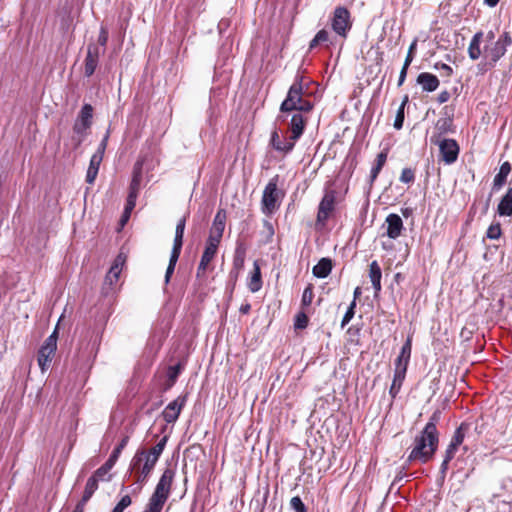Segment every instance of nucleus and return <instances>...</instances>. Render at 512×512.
<instances>
[{
  "label": "nucleus",
  "mask_w": 512,
  "mask_h": 512,
  "mask_svg": "<svg viewBox=\"0 0 512 512\" xmlns=\"http://www.w3.org/2000/svg\"><path fill=\"white\" fill-rule=\"evenodd\" d=\"M439 419L440 412H434L422 432L415 437L412 449L407 458L408 462L417 461L426 463L433 457L439 442V434L436 427Z\"/></svg>",
  "instance_id": "obj_1"
},
{
  "label": "nucleus",
  "mask_w": 512,
  "mask_h": 512,
  "mask_svg": "<svg viewBox=\"0 0 512 512\" xmlns=\"http://www.w3.org/2000/svg\"><path fill=\"white\" fill-rule=\"evenodd\" d=\"M312 108V103L303 99L302 77L297 76L295 82L290 86L287 96L280 106V110L282 112L294 110L308 112Z\"/></svg>",
  "instance_id": "obj_2"
},
{
  "label": "nucleus",
  "mask_w": 512,
  "mask_h": 512,
  "mask_svg": "<svg viewBox=\"0 0 512 512\" xmlns=\"http://www.w3.org/2000/svg\"><path fill=\"white\" fill-rule=\"evenodd\" d=\"M512 44V38L508 32H503L495 43L484 45V58L487 59V65L494 67L496 63L505 55L507 48Z\"/></svg>",
  "instance_id": "obj_3"
},
{
  "label": "nucleus",
  "mask_w": 512,
  "mask_h": 512,
  "mask_svg": "<svg viewBox=\"0 0 512 512\" xmlns=\"http://www.w3.org/2000/svg\"><path fill=\"white\" fill-rule=\"evenodd\" d=\"M174 476V470L171 468H166L162 473L156 485V488L151 497L149 498L148 502L163 508L164 504L166 503L169 497Z\"/></svg>",
  "instance_id": "obj_4"
},
{
  "label": "nucleus",
  "mask_w": 512,
  "mask_h": 512,
  "mask_svg": "<svg viewBox=\"0 0 512 512\" xmlns=\"http://www.w3.org/2000/svg\"><path fill=\"white\" fill-rule=\"evenodd\" d=\"M430 142L439 147L440 158L445 164L451 165L456 162L460 151L456 140L432 135Z\"/></svg>",
  "instance_id": "obj_5"
},
{
  "label": "nucleus",
  "mask_w": 512,
  "mask_h": 512,
  "mask_svg": "<svg viewBox=\"0 0 512 512\" xmlns=\"http://www.w3.org/2000/svg\"><path fill=\"white\" fill-rule=\"evenodd\" d=\"M279 201L280 193L277 188V180L271 179L263 191L261 200L262 213L267 216L272 215L279 208Z\"/></svg>",
  "instance_id": "obj_6"
},
{
  "label": "nucleus",
  "mask_w": 512,
  "mask_h": 512,
  "mask_svg": "<svg viewBox=\"0 0 512 512\" xmlns=\"http://www.w3.org/2000/svg\"><path fill=\"white\" fill-rule=\"evenodd\" d=\"M144 462V465L137 473V479L136 483L139 484V487L141 488L142 485L147 481L148 477L150 476L152 470L154 469L157 461H155V458H150L145 455L144 450L137 451V453L134 455V457L131 460L130 467L131 469H136L142 461Z\"/></svg>",
  "instance_id": "obj_7"
},
{
  "label": "nucleus",
  "mask_w": 512,
  "mask_h": 512,
  "mask_svg": "<svg viewBox=\"0 0 512 512\" xmlns=\"http://www.w3.org/2000/svg\"><path fill=\"white\" fill-rule=\"evenodd\" d=\"M331 27L338 36L347 37L352 28L351 15L347 8L343 6L335 8L331 19Z\"/></svg>",
  "instance_id": "obj_8"
},
{
  "label": "nucleus",
  "mask_w": 512,
  "mask_h": 512,
  "mask_svg": "<svg viewBox=\"0 0 512 512\" xmlns=\"http://www.w3.org/2000/svg\"><path fill=\"white\" fill-rule=\"evenodd\" d=\"M93 107L90 104H84L73 125V132L77 135V142L80 144L87 134V130L92 125Z\"/></svg>",
  "instance_id": "obj_9"
},
{
  "label": "nucleus",
  "mask_w": 512,
  "mask_h": 512,
  "mask_svg": "<svg viewBox=\"0 0 512 512\" xmlns=\"http://www.w3.org/2000/svg\"><path fill=\"white\" fill-rule=\"evenodd\" d=\"M57 349V331L55 330L43 343L38 351V365L42 372H45L52 361Z\"/></svg>",
  "instance_id": "obj_10"
},
{
  "label": "nucleus",
  "mask_w": 512,
  "mask_h": 512,
  "mask_svg": "<svg viewBox=\"0 0 512 512\" xmlns=\"http://www.w3.org/2000/svg\"><path fill=\"white\" fill-rule=\"evenodd\" d=\"M485 42V44L495 43V33L494 31L490 30L486 34H484L482 31L476 32L468 46V56L471 60L475 61L478 60L482 55L481 50V43Z\"/></svg>",
  "instance_id": "obj_11"
},
{
  "label": "nucleus",
  "mask_w": 512,
  "mask_h": 512,
  "mask_svg": "<svg viewBox=\"0 0 512 512\" xmlns=\"http://www.w3.org/2000/svg\"><path fill=\"white\" fill-rule=\"evenodd\" d=\"M124 263H125V256H123L122 254H119L115 258L111 268L109 269V271L106 274L105 279H104L103 290L106 294L109 293V290L113 289V285L115 283H117V281L119 280V276L122 271V267H123Z\"/></svg>",
  "instance_id": "obj_12"
},
{
  "label": "nucleus",
  "mask_w": 512,
  "mask_h": 512,
  "mask_svg": "<svg viewBox=\"0 0 512 512\" xmlns=\"http://www.w3.org/2000/svg\"><path fill=\"white\" fill-rule=\"evenodd\" d=\"M104 53V49L101 50L96 44H89L87 47V55L84 61V74L86 77H90L94 74L101 54Z\"/></svg>",
  "instance_id": "obj_13"
},
{
  "label": "nucleus",
  "mask_w": 512,
  "mask_h": 512,
  "mask_svg": "<svg viewBox=\"0 0 512 512\" xmlns=\"http://www.w3.org/2000/svg\"><path fill=\"white\" fill-rule=\"evenodd\" d=\"M187 401V395H180L175 400L170 402L162 412L163 419L167 423H174Z\"/></svg>",
  "instance_id": "obj_14"
},
{
  "label": "nucleus",
  "mask_w": 512,
  "mask_h": 512,
  "mask_svg": "<svg viewBox=\"0 0 512 512\" xmlns=\"http://www.w3.org/2000/svg\"><path fill=\"white\" fill-rule=\"evenodd\" d=\"M247 247L244 242L238 240L236 242V248L233 256V267L230 272V277L237 280L241 270L244 268V263L246 259Z\"/></svg>",
  "instance_id": "obj_15"
},
{
  "label": "nucleus",
  "mask_w": 512,
  "mask_h": 512,
  "mask_svg": "<svg viewBox=\"0 0 512 512\" xmlns=\"http://www.w3.org/2000/svg\"><path fill=\"white\" fill-rule=\"evenodd\" d=\"M335 191H326L318 207L317 221L324 223L334 209Z\"/></svg>",
  "instance_id": "obj_16"
},
{
  "label": "nucleus",
  "mask_w": 512,
  "mask_h": 512,
  "mask_svg": "<svg viewBox=\"0 0 512 512\" xmlns=\"http://www.w3.org/2000/svg\"><path fill=\"white\" fill-rule=\"evenodd\" d=\"M270 144L277 152L288 154L293 150L296 143L289 137H281L275 129L271 133Z\"/></svg>",
  "instance_id": "obj_17"
},
{
  "label": "nucleus",
  "mask_w": 512,
  "mask_h": 512,
  "mask_svg": "<svg viewBox=\"0 0 512 512\" xmlns=\"http://www.w3.org/2000/svg\"><path fill=\"white\" fill-rule=\"evenodd\" d=\"M385 223L387 224L386 235L390 239H397L404 229L401 217L398 214L391 213L386 217Z\"/></svg>",
  "instance_id": "obj_18"
},
{
  "label": "nucleus",
  "mask_w": 512,
  "mask_h": 512,
  "mask_svg": "<svg viewBox=\"0 0 512 512\" xmlns=\"http://www.w3.org/2000/svg\"><path fill=\"white\" fill-rule=\"evenodd\" d=\"M305 128V119L300 113L293 114L290 121V136L289 138L293 140L295 143L302 136Z\"/></svg>",
  "instance_id": "obj_19"
},
{
  "label": "nucleus",
  "mask_w": 512,
  "mask_h": 512,
  "mask_svg": "<svg viewBox=\"0 0 512 512\" xmlns=\"http://www.w3.org/2000/svg\"><path fill=\"white\" fill-rule=\"evenodd\" d=\"M417 83L425 92H433L439 87V79L434 74L422 72L417 77Z\"/></svg>",
  "instance_id": "obj_20"
},
{
  "label": "nucleus",
  "mask_w": 512,
  "mask_h": 512,
  "mask_svg": "<svg viewBox=\"0 0 512 512\" xmlns=\"http://www.w3.org/2000/svg\"><path fill=\"white\" fill-rule=\"evenodd\" d=\"M263 285L261 269L257 260L253 263V271L247 280V287L252 293H256L261 290Z\"/></svg>",
  "instance_id": "obj_21"
},
{
  "label": "nucleus",
  "mask_w": 512,
  "mask_h": 512,
  "mask_svg": "<svg viewBox=\"0 0 512 512\" xmlns=\"http://www.w3.org/2000/svg\"><path fill=\"white\" fill-rule=\"evenodd\" d=\"M369 279L372 283V287L375 291V295H377L381 289V278H382V270L379 265V263L374 260L369 264V272H368Z\"/></svg>",
  "instance_id": "obj_22"
},
{
  "label": "nucleus",
  "mask_w": 512,
  "mask_h": 512,
  "mask_svg": "<svg viewBox=\"0 0 512 512\" xmlns=\"http://www.w3.org/2000/svg\"><path fill=\"white\" fill-rule=\"evenodd\" d=\"M217 252V248L206 245L201 256L200 263L197 268V277L204 276L209 263L213 260Z\"/></svg>",
  "instance_id": "obj_23"
},
{
  "label": "nucleus",
  "mask_w": 512,
  "mask_h": 512,
  "mask_svg": "<svg viewBox=\"0 0 512 512\" xmlns=\"http://www.w3.org/2000/svg\"><path fill=\"white\" fill-rule=\"evenodd\" d=\"M142 167L143 162L137 161L133 167V175L132 180L129 186V193L128 194H134L138 195L140 191V186L142 182Z\"/></svg>",
  "instance_id": "obj_24"
},
{
  "label": "nucleus",
  "mask_w": 512,
  "mask_h": 512,
  "mask_svg": "<svg viewBox=\"0 0 512 512\" xmlns=\"http://www.w3.org/2000/svg\"><path fill=\"white\" fill-rule=\"evenodd\" d=\"M497 213L500 216L512 215V187L508 188L505 195L501 198L497 206Z\"/></svg>",
  "instance_id": "obj_25"
},
{
  "label": "nucleus",
  "mask_w": 512,
  "mask_h": 512,
  "mask_svg": "<svg viewBox=\"0 0 512 512\" xmlns=\"http://www.w3.org/2000/svg\"><path fill=\"white\" fill-rule=\"evenodd\" d=\"M511 172V165L509 162H504L501 164L499 172L496 174L493 180V189L499 190L506 183L507 177Z\"/></svg>",
  "instance_id": "obj_26"
},
{
  "label": "nucleus",
  "mask_w": 512,
  "mask_h": 512,
  "mask_svg": "<svg viewBox=\"0 0 512 512\" xmlns=\"http://www.w3.org/2000/svg\"><path fill=\"white\" fill-rule=\"evenodd\" d=\"M406 372L407 371H403V370H400V369H395L394 370V376H393L392 384H391L390 389H389V394H390L392 399L396 398V396L400 392L402 384H403V382L405 380V377H406Z\"/></svg>",
  "instance_id": "obj_27"
},
{
  "label": "nucleus",
  "mask_w": 512,
  "mask_h": 512,
  "mask_svg": "<svg viewBox=\"0 0 512 512\" xmlns=\"http://www.w3.org/2000/svg\"><path fill=\"white\" fill-rule=\"evenodd\" d=\"M332 270V261L329 258H322L312 269L317 278H326Z\"/></svg>",
  "instance_id": "obj_28"
},
{
  "label": "nucleus",
  "mask_w": 512,
  "mask_h": 512,
  "mask_svg": "<svg viewBox=\"0 0 512 512\" xmlns=\"http://www.w3.org/2000/svg\"><path fill=\"white\" fill-rule=\"evenodd\" d=\"M184 369V364L182 362H178L175 365L169 366L167 368L166 376H167V383L165 389H170L176 382L177 378L179 377L180 373Z\"/></svg>",
  "instance_id": "obj_29"
},
{
  "label": "nucleus",
  "mask_w": 512,
  "mask_h": 512,
  "mask_svg": "<svg viewBox=\"0 0 512 512\" xmlns=\"http://www.w3.org/2000/svg\"><path fill=\"white\" fill-rule=\"evenodd\" d=\"M387 160V152H381L377 155L374 165L370 171V182L373 183L378 177L381 169L385 165Z\"/></svg>",
  "instance_id": "obj_30"
},
{
  "label": "nucleus",
  "mask_w": 512,
  "mask_h": 512,
  "mask_svg": "<svg viewBox=\"0 0 512 512\" xmlns=\"http://www.w3.org/2000/svg\"><path fill=\"white\" fill-rule=\"evenodd\" d=\"M471 424L467 422L461 423V425L456 429L450 444L453 446L459 447L465 438L466 433L469 431Z\"/></svg>",
  "instance_id": "obj_31"
},
{
  "label": "nucleus",
  "mask_w": 512,
  "mask_h": 512,
  "mask_svg": "<svg viewBox=\"0 0 512 512\" xmlns=\"http://www.w3.org/2000/svg\"><path fill=\"white\" fill-rule=\"evenodd\" d=\"M225 224H226V212H225V210L220 209L217 211V213L214 217L212 227L210 230L223 234L224 229H225Z\"/></svg>",
  "instance_id": "obj_32"
},
{
  "label": "nucleus",
  "mask_w": 512,
  "mask_h": 512,
  "mask_svg": "<svg viewBox=\"0 0 512 512\" xmlns=\"http://www.w3.org/2000/svg\"><path fill=\"white\" fill-rule=\"evenodd\" d=\"M101 162L102 161H98L97 158L90 159L89 167H88L87 174H86V182L87 183L92 184L95 181Z\"/></svg>",
  "instance_id": "obj_33"
},
{
  "label": "nucleus",
  "mask_w": 512,
  "mask_h": 512,
  "mask_svg": "<svg viewBox=\"0 0 512 512\" xmlns=\"http://www.w3.org/2000/svg\"><path fill=\"white\" fill-rule=\"evenodd\" d=\"M408 101H409V98L407 95H405L398 110H397L396 117H395L394 124H393L394 128L397 130H400L403 127L404 118H405L404 109H405V106L408 103Z\"/></svg>",
  "instance_id": "obj_34"
},
{
  "label": "nucleus",
  "mask_w": 512,
  "mask_h": 512,
  "mask_svg": "<svg viewBox=\"0 0 512 512\" xmlns=\"http://www.w3.org/2000/svg\"><path fill=\"white\" fill-rule=\"evenodd\" d=\"M129 438L126 436L124 437L120 443L114 448L111 455L109 456L108 460L106 462L110 463L112 466L115 465L117 462L122 450L125 448V446L128 443Z\"/></svg>",
  "instance_id": "obj_35"
},
{
  "label": "nucleus",
  "mask_w": 512,
  "mask_h": 512,
  "mask_svg": "<svg viewBox=\"0 0 512 512\" xmlns=\"http://www.w3.org/2000/svg\"><path fill=\"white\" fill-rule=\"evenodd\" d=\"M166 443L167 437L164 436L148 453L145 452V455L152 459L155 458V461H158L166 446Z\"/></svg>",
  "instance_id": "obj_36"
},
{
  "label": "nucleus",
  "mask_w": 512,
  "mask_h": 512,
  "mask_svg": "<svg viewBox=\"0 0 512 512\" xmlns=\"http://www.w3.org/2000/svg\"><path fill=\"white\" fill-rule=\"evenodd\" d=\"M98 482L99 481L96 479V477H93V476H91L87 480L84 494L82 496L84 498V501H88L92 497L94 492L98 489Z\"/></svg>",
  "instance_id": "obj_37"
},
{
  "label": "nucleus",
  "mask_w": 512,
  "mask_h": 512,
  "mask_svg": "<svg viewBox=\"0 0 512 512\" xmlns=\"http://www.w3.org/2000/svg\"><path fill=\"white\" fill-rule=\"evenodd\" d=\"M112 465L108 462H105L101 467H99L94 474L93 477H96L98 481H108L110 477H106L109 471L112 469Z\"/></svg>",
  "instance_id": "obj_38"
},
{
  "label": "nucleus",
  "mask_w": 512,
  "mask_h": 512,
  "mask_svg": "<svg viewBox=\"0 0 512 512\" xmlns=\"http://www.w3.org/2000/svg\"><path fill=\"white\" fill-rule=\"evenodd\" d=\"M452 127V120L448 118L439 119L436 123V130L437 132L433 135H440L442 137L443 134L449 132Z\"/></svg>",
  "instance_id": "obj_39"
},
{
  "label": "nucleus",
  "mask_w": 512,
  "mask_h": 512,
  "mask_svg": "<svg viewBox=\"0 0 512 512\" xmlns=\"http://www.w3.org/2000/svg\"><path fill=\"white\" fill-rule=\"evenodd\" d=\"M328 42H329V33L325 29H322V30L318 31L317 34L315 35V37L311 40L309 48L313 49L319 44L328 43Z\"/></svg>",
  "instance_id": "obj_40"
},
{
  "label": "nucleus",
  "mask_w": 512,
  "mask_h": 512,
  "mask_svg": "<svg viewBox=\"0 0 512 512\" xmlns=\"http://www.w3.org/2000/svg\"><path fill=\"white\" fill-rule=\"evenodd\" d=\"M355 307H356V301L353 300L342 318V321H341L342 328L345 327L351 321V319L354 317Z\"/></svg>",
  "instance_id": "obj_41"
},
{
  "label": "nucleus",
  "mask_w": 512,
  "mask_h": 512,
  "mask_svg": "<svg viewBox=\"0 0 512 512\" xmlns=\"http://www.w3.org/2000/svg\"><path fill=\"white\" fill-rule=\"evenodd\" d=\"M223 234L219 232H214L210 230L206 245L217 248L220 244Z\"/></svg>",
  "instance_id": "obj_42"
},
{
  "label": "nucleus",
  "mask_w": 512,
  "mask_h": 512,
  "mask_svg": "<svg viewBox=\"0 0 512 512\" xmlns=\"http://www.w3.org/2000/svg\"><path fill=\"white\" fill-rule=\"evenodd\" d=\"M290 506L294 512H307V508L299 496L292 497Z\"/></svg>",
  "instance_id": "obj_43"
},
{
  "label": "nucleus",
  "mask_w": 512,
  "mask_h": 512,
  "mask_svg": "<svg viewBox=\"0 0 512 512\" xmlns=\"http://www.w3.org/2000/svg\"><path fill=\"white\" fill-rule=\"evenodd\" d=\"M313 288L311 285L307 286L302 294L301 303L303 306H309L313 301Z\"/></svg>",
  "instance_id": "obj_44"
},
{
  "label": "nucleus",
  "mask_w": 512,
  "mask_h": 512,
  "mask_svg": "<svg viewBox=\"0 0 512 512\" xmlns=\"http://www.w3.org/2000/svg\"><path fill=\"white\" fill-rule=\"evenodd\" d=\"M410 358L408 356L399 353L398 357L395 360V369H400L403 371H407V367L409 364Z\"/></svg>",
  "instance_id": "obj_45"
},
{
  "label": "nucleus",
  "mask_w": 512,
  "mask_h": 512,
  "mask_svg": "<svg viewBox=\"0 0 512 512\" xmlns=\"http://www.w3.org/2000/svg\"><path fill=\"white\" fill-rule=\"evenodd\" d=\"M178 259H179L178 257L170 256L169 264H168V267H167L166 273H165V283L166 284H168L170 282L171 276L175 270V266L177 264Z\"/></svg>",
  "instance_id": "obj_46"
},
{
  "label": "nucleus",
  "mask_w": 512,
  "mask_h": 512,
  "mask_svg": "<svg viewBox=\"0 0 512 512\" xmlns=\"http://www.w3.org/2000/svg\"><path fill=\"white\" fill-rule=\"evenodd\" d=\"M131 498L129 495H124L117 505L113 508L112 512H123L128 506L131 505Z\"/></svg>",
  "instance_id": "obj_47"
},
{
  "label": "nucleus",
  "mask_w": 512,
  "mask_h": 512,
  "mask_svg": "<svg viewBox=\"0 0 512 512\" xmlns=\"http://www.w3.org/2000/svg\"><path fill=\"white\" fill-rule=\"evenodd\" d=\"M486 236L489 239L496 240L501 236L500 224H492L489 226L486 232Z\"/></svg>",
  "instance_id": "obj_48"
},
{
  "label": "nucleus",
  "mask_w": 512,
  "mask_h": 512,
  "mask_svg": "<svg viewBox=\"0 0 512 512\" xmlns=\"http://www.w3.org/2000/svg\"><path fill=\"white\" fill-rule=\"evenodd\" d=\"M415 179V174H414V171L410 168H404L401 172V175H400V181L402 183H406V184H409V183H412Z\"/></svg>",
  "instance_id": "obj_49"
},
{
  "label": "nucleus",
  "mask_w": 512,
  "mask_h": 512,
  "mask_svg": "<svg viewBox=\"0 0 512 512\" xmlns=\"http://www.w3.org/2000/svg\"><path fill=\"white\" fill-rule=\"evenodd\" d=\"M183 245V237H174L173 247L170 256L178 257L180 256L181 249Z\"/></svg>",
  "instance_id": "obj_50"
},
{
  "label": "nucleus",
  "mask_w": 512,
  "mask_h": 512,
  "mask_svg": "<svg viewBox=\"0 0 512 512\" xmlns=\"http://www.w3.org/2000/svg\"><path fill=\"white\" fill-rule=\"evenodd\" d=\"M308 324V317L305 313H299L296 315L294 326L296 329H304Z\"/></svg>",
  "instance_id": "obj_51"
},
{
  "label": "nucleus",
  "mask_w": 512,
  "mask_h": 512,
  "mask_svg": "<svg viewBox=\"0 0 512 512\" xmlns=\"http://www.w3.org/2000/svg\"><path fill=\"white\" fill-rule=\"evenodd\" d=\"M137 197L138 195L128 194L127 202L125 205V214H131L132 210L136 206Z\"/></svg>",
  "instance_id": "obj_52"
},
{
  "label": "nucleus",
  "mask_w": 512,
  "mask_h": 512,
  "mask_svg": "<svg viewBox=\"0 0 512 512\" xmlns=\"http://www.w3.org/2000/svg\"><path fill=\"white\" fill-rule=\"evenodd\" d=\"M416 46H417V40L415 39L409 46V49H408V53H407V56L405 58V61H404V65L406 67H409L411 62L413 61V58H414V51L416 49Z\"/></svg>",
  "instance_id": "obj_53"
},
{
  "label": "nucleus",
  "mask_w": 512,
  "mask_h": 512,
  "mask_svg": "<svg viewBox=\"0 0 512 512\" xmlns=\"http://www.w3.org/2000/svg\"><path fill=\"white\" fill-rule=\"evenodd\" d=\"M434 68L437 70H441L442 75L446 77H450L453 74V69L445 63L437 62L434 64Z\"/></svg>",
  "instance_id": "obj_54"
},
{
  "label": "nucleus",
  "mask_w": 512,
  "mask_h": 512,
  "mask_svg": "<svg viewBox=\"0 0 512 512\" xmlns=\"http://www.w3.org/2000/svg\"><path fill=\"white\" fill-rule=\"evenodd\" d=\"M109 33L106 27L101 26L99 36H98V43L100 46L105 47L108 42Z\"/></svg>",
  "instance_id": "obj_55"
},
{
  "label": "nucleus",
  "mask_w": 512,
  "mask_h": 512,
  "mask_svg": "<svg viewBox=\"0 0 512 512\" xmlns=\"http://www.w3.org/2000/svg\"><path fill=\"white\" fill-rule=\"evenodd\" d=\"M185 223H186L185 218H181L178 221V223L176 225V229H175V237H183L184 236Z\"/></svg>",
  "instance_id": "obj_56"
},
{
  "label": "nucleus",
  "mask_w": 512,
  "mask_h": 512,
  "mask_svg": "<svg viewBox=\"0 0 512 512\" xmlns=\"http://www.w3.org/2000/svg\"><path fill=\"white\" fill-rule=\"evenodd\" d=\"M457 449L458 447L449 444L445 452L444 460H446V462H450L454 458Z\"/></svg>",
  "instance_id": "obj_57"
},
{
  "label": "nucleus",
  "mask_w": 512,
  "mask_h": 512,
  "mask_svg": "<svg viewBox=\"0 0 512 512\" xmlns=\"http://www.w3.org/2000/svg\"><path fill=\"white\" fill-rule=\"evenodd\" d=\"M411 350H412V342L411 338L408 337L406 342L403 344L400 353H402L405 356L411 357Z\"/></svg>",
  "instance_id": "obj_58"
},
{
  "label": "nucleus",
  "mask_w": 512,
  "mask_h": 512,
  "mask_svg": "<svg viewBox=\"0 0 512 512\" xmlns=\"http://www.w3.org/2000/svg\"><path fill=\"white\" fill-rule=\"evenodd\" d=\"M263 226L265 228V231H266V236H267V242H270L273 235H274V228H273V225L271 224V222L265 220L263 222Z\"/></svg>",
  "instance_id": "obj_59"
},
{
  "label": "nucleus",
  "mask_w": 512,
  "mask_h": 512,
  "mask_svg": "<svg viewBox=\"0 0 512 512\" xmlns=\"http://www.w3.org/2000/svg\"><path fill=\"white\" fill-rule=\"evenodd\" d=\"M407 71H408V67L403 65V67H402V69L400 71V74H399L398 86L403 85V83H404V81L406 79V76H407Z\"/></svg>",
  "instance_id": "obj_60"
},
{
  "label": "nucleus",
  "mask_w": 512,
  "mask_h": 512,
  "mask_svg": "<svg viewBox=\"0 0 512 512\" xmlns=\"http://www.w3.org/2000/svg\"><path fill=\"white\" fill-rule=\"evenodd\" d=\"M109 137H110V129H108L106 131L104 137L102 138L101 142L98 145V147H100L101 150H106Z\"/></svg>",
  "instance_id": "obj_61"
},
{
  "label": "nucleus",
  "mask_w": 512,
  "mask_h": 512,
  "mask_svg": "<svg viewBox=\"0 0 512 512\" xmlns=\"http://www.w3.org/2000/svg\"><path fill=\"white\" fill-rule=\"evenodd\" d=\"M449 99H450V93L448 91H442L441 93H439L438 98H437V100L440 104L446 103Z\"/></svg>",
  "instance_id": "obj_62"
},
{
  "label": "nucleus",
  "mask_w": 512,
  "mask_h": 512,
  "mask_svg": "<svg viewBox=\"0 0 512 512\" xmlns=\"http://www.w3.org/2000/svg\"><path fill=\"white\" fill-rule=\"evenodd\" d=\"M163 508L148 502L143 512H161Z\"/></svg>",
  "instance_id": "obj_63"
},
{
  "label": "nucleus",
  "mask_w": 512,
  "mask_h": 512,
  "mask_svg": "<svg viewBox=\"0 0 512 512\" xmlns=\"http://www.w3.org/2000/svg\"><path fill=\"white\" fill-rule=\"evenodd\" d=\"M88 501H84V498L82 497V499L80 500V502L76 505L75 509L73 512H84V507H85V504L87 503Z\"/></svg>",
  "instance_id": "obj_64"
}]
</instances>
